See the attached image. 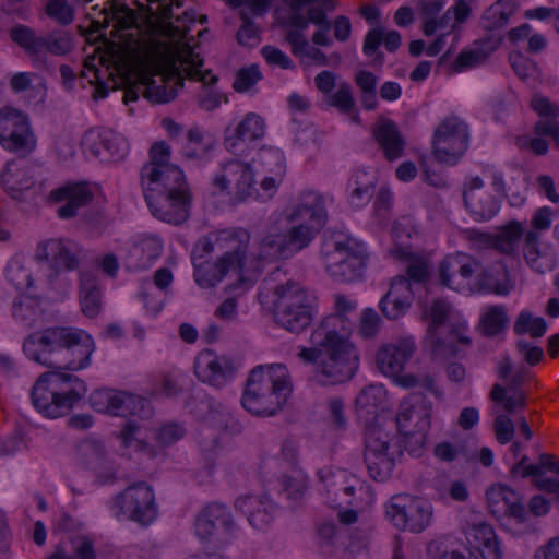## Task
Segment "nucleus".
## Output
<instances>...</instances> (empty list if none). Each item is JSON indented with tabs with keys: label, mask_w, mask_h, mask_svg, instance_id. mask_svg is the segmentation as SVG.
I'll list each match as a JSON object with an SVG mask.
<instances>
[{
	"label": "nucleus",
	"mask_w": 559,
	"mask_h": 559,
	"mask_svg": "<svg viewBox=\"0 0 559 559\" xmlns=\"http://www.w3.org/2000/svg\"><path fill=\"white\" fill-rule=\"evenodd\" d=\"M336 312L326 316L310 336L311 347H300L297 357L312 366L308 380L320 386L349 381L359 367V353L350 342L352 322L346 314L355 305L345 296L335 299Z\"/></svg>",
	"instance_id": "nucleus-1"
},
{
	"label": "nucleus",
	"mask_w": 559,
	"mask_h": 559,
	"mask_svg": "<svg viewBox=\"0 0 559 559\" xmlns=\"http://www.w3.org/2000/svg\"><path fill=\"white\" fill-rule=\"evenodd\" d=\"M170 157L171 147L166 141L151 145L148 162L142 168L148 185L144 199L154 217L179 226L190 218L193 193L185 171Z\"/></svg>",
	"instance_id": "nucleus-2"
},
{
	"label": "nucleus",
	"mask_w": 559,
	"mask_h": 559,
	"mask_svg": "<svg viewBox=\"0 0 559 559\" xmlns=\"http://www.w3.org/2000/svg\"><path fill=\"white\" fill-rule=\"evenodd\" d=\"M109 12L116 23L111 36L118 41L109 40L106 35L100 34L102 40L107 49V57L111 69L109 75L114 82V90H121L122 102L129 105L139 99L140 85V15L126 4H119L116 0H109ZM104 62L107 59L102 58Z\"/></svg>",
	"instance_id": "nucleus-3"
},
{
	"label": "nucleus",
	"mask_w": 559,
	"mask_h": 559,
	"mask_svg": "<svg viewBox=\"0 0 559 559\" xmlns=\"http://www.w3.org/2000/svg\"><path fill=\"white\" fill-rule=\"evenodd\" d=\"M203 64V58L189 43L176 46L157 45L150 48L142 36V97L153 104L173 100L183 87L178 67Z\"/></svg>",
	"instance_id": "nucleus-4"
},
{
	"label": "nucleus",
	"mask_w": 559,
	"mask_h": 559,
	"mask_svg": "<svg viewBox=\"0 0 559 559\" xmlns=\"http://www.w3.org/2000/svg\"><path fill=\"white\" fill-rule=\"evenodd\" d=\"M94 349L88 334L70 326H52L34 332L23 343V350L29 359L49 369L71 371L88 367Z\"/></svg>",
	"instance_id": "nucleus-5"
},
{
	"label": "nucleus",
	"mask_w": 559,
	"mask_h": 559,
	"mask_svg": "<svg viewBox=\"0 0 559 559\" xmlns=\"http://www.w3.org/2000/svg\"><path fill=\"white\" fill-rule=\"evenodd\" d=\"M289 8V15L278 19V25L285 31L284 40L290 46V52L300 57L308 40L305 31L309 24L318 26L311 41L317 46H331L332 39L328 33L332 22L328 14L337 7L336 0H283Z\"/></svg>",
	"instance_id": "nucleus-6"
},
{
	"label": "nucleus",
	"mask_w": 559,
	"mask_h": 559,
	"mask_svg": "<svg viewBox=\"0 0 559 559\" xmlns=\"http://www.w3.org/2000/svg\"><path fill=\"white\" fill-rule=\"evenodd\" d=\"M292 391L293 385L285 365H260L249 373L241 404L252 415L274 416L286 404Z\"/></svg>",
	"instance_id": "nucleus-7"
},
{
	"label": "nucleus",
	"mask_w": 559,
	"mask_h": 559,
	"mask_svg": "<svg viewBox=\"0 0 559 559\" xmlns=\"http://www.w3.org/2000/svg\"><path fill=\"white\" fill-rule=\"evenodd\" d=\"M68 369H50L38 377L31 392L34 407L48 418L69 414L87 392V386Z\"/></svg>",
	"instance_id": "nucleus-8"
},
{
	"label": "nucleus",
	"mask_w": 559,
	"mask_h": 559,
	"mask_svg": "<svg viewBox=\"0 0 559 559\" xmlns=\"http://www.w3.org/2000/svg\"><path fill=\"white\" fill-rule=\"evenodd\" d=\"M318 298L300 283L288 280L273 289L272 316L274 322L290 333L299 334L314 319Z\"/></svg>",
	"instance_id": "nucleus-9"
},
{
	"label": "nucleus",
	"mask_w": 559,
	"mask_h": 559,
	"mask_svg": "<svg viewBox=\"0 0 559 559\" xmlns=\"http://www.w3.org/2000/svg\"><path fill=\"white\" fill-rule=\"evenodd\" d=\"M320 253L329 275L342 283L359 278L368 260L365 245L342 231L325 235Z\"/></svg>",
	"instance_id": "nucleus-10"
},
{
	"label": "nucleus",
	"mask_w": 559,
	"mask_h": 559,
	"mask_svg": "<svg viewBox=\"0 0 559 559\" xmlns=\"http://www.w3.org/2000/svg\"><path fill=\"white\" fill-rule=\"evenodd\" d=\"M416 349V343L412 336L402 337L394 343L383 344L376 355L377 367L381 373L392 378L397 385L404 389L419 386L435 396L441 397L442 392L437 388L435 379L430 374L419 377L403 373Z\"/></svg>",
	"instance_id": "nucleus-11"
},
{
	"label": "nucleus",
	"mask_w": 559,
	"mask_h": 559,
	"mask_svg": "<svg viewBox=\"0 0 559 559\" xmlns=\"http://www.w3.org/2000/svg\"><path fill=\"white\" fill-rule=\"evenodd\" d=\"M91 407L103 414L120 416L126 418L118 438L124 448L136 442V435L140 429V397L135 394L111 388L94 390L90 397Z\"/></svg>",
	"instance_id": "nucleus-12"
},
{
	"label": "nucleus",
	"mask_w": 559,
	"mask_h": 559,
	"mask_svg": "<svg viewBox=\"0 0 559 559\" xmlns=\"http://www.w3.org/2000/svg\"><path fill=\"white\" fill-rule=\"evenodd\" d=\"M194 534L204 549L222 551L236 537L237 525L229 508L219 502L204 506L193 523Z\"/></svg>",
	"instance_id": "nucleus-13"
},
{
	"label": "nucleus",
	"mask_w": 559,
	"mask_h": 559,
	"mask_svg": "<svg viewBox=\"0 0 559 559\" xmlns=\"http://www.w3.org/2000/svg\"><path fill=\"white\" fill-rule=\"evenodd\" d=\"M142 3V36H163L171 39L182 40L188 37L190 27L185 24L188 20L194 23L193 13L185 11L182 15L176 16V22L181 25H174L169 20L174 17L171 7L181 8L182 0H146Z\"/></svg>",
	"instance_id": "nucleus-14"
},
{
	"label": "nucleus",
	"mask_w": 559,
	"mask_h": 559,
	"mask_svg": "<svg viewBox=\"0 0 559 559\" xmlns=\"http://www.w3.org/2000/svg\"><path fill=\"white\" fill-rule=\"evenodd\" d=\"M364 462L369 476L376 481L390 478L395 466V454H402L394 437L380 426L368 427L365 431Z\"/></svg>",
	"instance_id": "nucleus-15"
},
{
	"label": "nucleus",
	"mask_w": 559,
	"mask_h": 559,
	"mask_svg": "<svg viewBox=\"0 0 559 559\" xmlns=\"http://www.w3.org/2000/svg\"><path fill=\"white\" fill-rule=\"evenodd\" d=\"M0 145L19 158L35 151L37 138L26 114L12 107L0 109Z\"/></svg>",
	"instance_id": "nucleus-16"
},
{
	"label": "nucleus",
	"mask_w": 559,
	"mask_h": 559,
	"mask_svg": "<svg viewBox=\"0 0 559 559\" xmlns=\"http://www.w3.org/2000/svg\"><path fill=\"white\" fill-rule=\"evenodd\" d=\"M468 127L456 116L444 118L432 138V154L439 163L456 165L468 147Z\"/></svg>",
	"instance_id": "nucleus-17"
},
{
	"label": "nucleus",
	"mask_w": 559,
	"mask_h": 559,
	"mask_svg": "<svg viewBox=\"0 0 559 559\" xmlns=\"http://www.w3.org/2000/svg\"><path fill=\"white\" fill-rule=\"evenodd\" d=\"M213 186L219 192H227L235 201L258 200L259 191L250 164L229 159L221 165V173L213 178Z\"/></svg>",
	"instance_id": "nucleus-18"
},
{
	"label": "nucleus",
	"mask_w": 559,
	"mask_h": 559,
	"mask_svg": "<svg viewBox=\"0 0 559 559\" xmlns=\"http://www.w3.org/2000/svg\"><path fill=\"white\" fill-rule=\"evenodd\" d=\"M250 234L242 228L234 230L227 241V250L214 264V273L209 278L200 277V270L194 274L197 283L202 287H214L230 270H241L246 259Z\"/></svg>",
	"instance_id": "nucleus-19"
},
{
	"label": "nucleus",
	"mask_w": 559,
	"mask_h": 559,
	"mask_svg": "<svg viewBox=\"0 0 559 559\" xmlns=\"http://www.w3.org/2000/svg\"><path fill=\"white\" fill-rule=\"evenodd\" d=\"M35 259L49 262L51 273L47 278L52 283L61 272L74 271L80 266V250L69 239H49L37 246Z\"/></svg>",
	"instance_id": "nucleus-20"
},
{
	"label": "nucleus",
	"mask_w": 559,
	"mask_h": 559,
	"mask_svg": "<svg viewBox=\"0 0 559 559\" xmlns=\"http://www.w3.org/2000/svg\"><path fill=\"white\" fill-rule=\"evenodd\" d=\"M388 515L399 530L421 533L430 523L432 508L419 498H395Z\"/></svg>",
	"instance_id": "nucleus-21"
},
{
	"label": "nucleus",
	"mask_w": 559,
	"mask_h": 559,
	"mask_svg": "<svg viewBox=\"0 0 559 559\" xmlns=\"http://www.w3.org/2000/svg\"><path fill=\"white\" fill-rule=\"evenodd\" d=\"M94 192L86 181L67 182L50 192V201L57 206V216L71 219L92 203Z\"/></svg>",
	"instance_id": "nucleus-22"
},
{
	"label": "nucleus",
	"mask_w": 559,
	"mask_h": 559,
	"mask_svg": "<svg viewBox=\"0 0 559 559\" xmlns=\"http://www.w3.org/2000/svg\"><path fill=\"white\" fill-rule=\"evenodd\" d=\"M479 267L480 263L466 253L449 254L438 265V282L447 288L459 290Z\"/></svg>",
	"instance_id": "nucleus-23"
},
{
	"label": "nucleus",
	"mask_w": 559,
	"mask_h": 559,
	"mask_svg": "<svg viewBox=\"0 0 559 559\" xmlns=\"http://www.w3.org/2000/svg\"><path fill=\"white\" fill-rule=\"evenodd\" d=\"M193 370L197 378L209 385L221 388L235 376V368L230 359L217 356L211 349L198 354Z\"/></svg>",
	"instance_id": "nucleus-24"
},
{
	"label": "nucleus",
	"mask_w": 559,
	"mask_h": 559,
	"mask_svg": "<svg viewBox=\"0 0 559 559\" xmlns=\"http://www.w3.org/2000/svg\"><path fill=\"white\" fill-rule=\"evenodd\" d=\"M489 512L497 519L509 518L516 523L526 521L522 497L507 485L497 484L486 491Z\"/></svg>",
	"instance_id": "nucleus-25"
},
{
	"label": "nucleus",
	"mask_w": 559,
	"mask_h": 559,
	"mask_svg": "<svg viewBox=\"0 0 559 559\" xmlns=\"http://www.w3.org/2000/svg\"><path fill=\"white\" fill-rule=\"evenodd\" d=\"M265 134V123L261 116L248 112L239 120L230 121L224 129V146L234 154H238L241 144L261 140Z\"/></svg>",
	"instance_id": "nucleus-26"
},
{
	"label": "nucleus",
	"mask_w": 559,
	"mask_h": 559,
	"mask_svg": "<svg viewBox=\"0 0 559 559\" xmlns=\"http://www.w3.org/2000/svg\"><path fill=\"white\" fill-rule=\"evenodd\" d=\"M83 145L102 162H117L127 155L128 145L120 135L112 131L90 130L84 134Z\"/></svg>",
	"instance_id": "nucleus-27"
},
{
	"label": "nucleus",
	"mask_w": 559,
	"mask_h": 559,
	"mask_svg": "<svg viewBox=\"0 0 559 559\" xmlns=\"http://www.w3.org/2000/svg\"><path fill=\"white\" fill-rule=\"evenodd\" d=\"M325 197L319 191H302L298 197V203L288 214L290 223L302 222L321 230L328 222Z\"/></svg>",
	"instance_id": "nucleus-28"
},
{
	"label": "nucleus",
	"mask_w": 559,
	"mask_h": 559,
	"mask_svg": "<svg viewBox=\"0 0 559 559\" xmlns=\"http://www.w3.org/2000/svg\"><path fill=\"white\" fill-rule=\"evenodd\" d=\"M235 508L259 531L266 530L273 522L277 507L266 495H246L235 501Z\"/></svg>",
	"instance_id": "nucleus-29"
},
{
	"label": "nucleus",
	"mask_w": 559,
	"mask_h": 559,
	"mask_svg": "<svg viewBox=\"0 0 559 559\" xmlns=\"http://www.w3.org/2000/svg\"><path fill=\"white\" fill-rule=\"evenodd\" d=\"M414 300L412 284L404 276L392 280L388 293L381 298L379 308L388 320H397L404 317Z\"/></svg>",
	"instance_id": "nucleus-30"
},
{
	"label": "nucleus",
	"mask_w": 559,
	"mask_h": 559,
	"mask_svg": "<svg viewBox=\"0 0 559 559\" xmlns=\"http://www.w3.org/2000/svg\"><path fill=\"white\" fill-rule=\"evenodd\" d=\"M429 347L433 360L445 361L459 355L457 344L469 345L471 340L461 333L460 328H445V330L427 333Z\"/></svg>",
	"instance_id": "nucleus-31"
},
{
	"label": "nucleus",
	"mask_w": 559,
	"mask_h": 559,
	"mask_svg": "<svg viewBox=\"0 0 559 559\" xmlns=\"http://www.w3.org/2000/svg\"><path fill=\"white\" fill-rule=\"evenodd\" d=\"M372 135L388 160L402 157L406 143L393 120L386 119L377 124L372 129Z\"/></svg>",
	"instance_id": "nucleus-32"
},
{
	"label": "nucleus",
	"mask_w": 559,
	"mask_h": 559,
	"mask_svg": "<svg viewBox=\"0 0 559 559\" xmlns=\"http://www.w3.org/2000/svg\"><path fill=\"white\" fill-rule=\"evenodd\" d=\"M75 457L78 464L94 472L108 467V452L103 441L94 438H86L75 445Z\"/></svg>",
	"instance_id": "nucleus-33"
},
{
	"label": "nucleus",
	"mask_w": 559,
	"mask_h": 559,
	"mask_svg": "<svg viewBox=\"0 0 559 559\" xmlns=\"http://www.w3.org/2000/svg\"><path fill=\"white\" fill-rule=\"evenodd\" d=\"M392 255L406 261V276L408 283L426 284L430 277V260L428 257L414 252L409 247L397 246L393 249Z\"/></svg>",
	"instance_id": "nucleus-34"
},
{
	"label": "nucleus",
	"mask_w": 559,
	"mask_h": 559,
	"mask_svg": "<svg viewBox=\"0 0 559 559\" xmlns=\"http://www.w3.org/2000/svg\"><path fill=\"white\" fill-rule=\"evenodd\" d=\"M432 412V403L426 399L425 395L413 393L409 396V402L401 405V409L396 416V426L400 432L408 435L403 431L405 423L409 421L414 416L421 420V429H429L430 416Z\"/></svg>",
	"instance_id": "nucleus-35"
},
{
	"label": "nucleus",
	"mask_w": 559,
	"mask_h": 559,
	"mask_svg": "<svg viewBox=\"0 0 559 559\" xmlns=\"http://www.w3.org/2000/svg\"><path fill=\"white\" fill-rule=\"evenodd\" d=\"M151 432L155 444L151 445L148 442L142 440V454L154 459L164 455L163 450L165 447H169L182 439L186 435V429L178 423H167Z\"/></svg>",
	"instance_id": "nucleus-36"
},
{
	"label": "nucleus",
	"mask_w": 559,
	"mask_h": 559,
	"mask_svg": "<svg viewBox=\"0 0 559 559\" xmlns=\"http://www.w3.org/2000/svg\"><path fill=\"white\" fill-rule=\"evenodd\" d=\"M80 302L82 312L88 318H95L100 312L102 293L94 273L82 272L80 275Z\"/></svg>",
	"instance_id": "nucleus-37"
},
{
	"label": "nucleus",
	"mask_w": 559,
	"mask_h": 559,
	"mask_svg": "<svg viewBox=\"0 0 559 559\" xmlns=\"http://www.w3.org/2000/svg\"><path fill=\"white\" fill-rule=\"evenodd\" d=\"M463 202L475 221L485 222L499 211V202L486 192L463 191Z\"/></svg>",
	"instance_id": "nucleus-38"
},
{
	"label": "nucleus",
	"mask_w": 559,
	"mask_h": 559,
	"mask_svg": "<svg viewBox=\"0 0 559 559\" xmlns=\"http://www.w3.org/2000/svg\"><path fill=\"white\" fill-rule=\"evenodd\" d=\"M15 160L7 162L0 174V182L2 188L13 198L19 199L23 191L31 189L34 185L32 177L23 170L13 171Z\"/></svg>",
	"instance_id": "nucleus-39"
},
{
	"label": "nucleus",
	"mask_w": 559,
	"mask_h": 559,
	"mask_svg": "<svg viewBox=\"0 0 559 559\" xmlns=\"http://www.w3.org/2000/svg\"><path fill=\"white\" fill-rule=\"evenodd\" d=\"M523 235V226L518 221H512L501 228L498 235H493L492 249L509 255L516 257L518 245Z\"/></svg>",
	"instance_id": "nucleus-40"
},
{
	"label": "nucleus",
	"mask_w": 559,
	"mask_h": 559,
	"mask_svg": "<svg viewBox=\"0 0 559 559\" xmlns=\"http://www.w3.org/2000/svg\"><path fill=\"white\" fill-rule=\"evenodd\" d=\"M147 385L146 395L155 400L162 397L173 399L182 391L177 379L169 372L151 376L147 380Z\"/></svg>",
	"instance_id": "nucleus-41"
},
{
	"label": "nucleus",
	"mask_w": 559,
	"mask_h": 559,
	"mask_svg": "<svg viewBox=\"0 0 559 559\" xmlns=\"http://www.w3.org/2000/svg\"><path fill=\"white\" fill-rule=\"evenodd\" d=\"M514 13V5L510 0H498L485 10L480 24L484 29L493 31L506 26Z\"/></svg>",
	"instance_id": "nucleus-42"
},
{
	"label": "nucleus",
	"mask_w": 559,
	"mask_h": 559,
	"mask_svg": "<svg viewBox=\"0 0 559 559\" xmlns=\"http://www.w3.org/2000/svg\"><path fill=\"white\" fill-rule=\"evenodd\" d=\"M115 506L118 518L140 522L139 485L132 484L118 495Z\"/></svg>",
	"instance_id": "nucleus-43"
},
{
	"label": "nucleus",
	"mask_w": 559,
	"mask_h": 559,
	"mask_svg": "<svg viewBox=\"0 0 559 559\" xmlns=\"http://www.w3.org/2000/svg\"><path fill=\"white\" fill-rule=\"evenodd\" d=\"M428 559H467L464 551L460 549V543L451 536H441L428 543Z\"/></svg>",
	"instance_id": "nucleus-44"
},
{
	"label": "nucleus",
	"mask_w": 559,
	"mask_h": 559,
	"mask_svg": "<svg viewBox=\"0 0 559 559\" xmlns=\"http://www.w3.org/2000/svg\"><path fill=\"white\" fill-rule=\"evenodd\" d=\"M297 225L290 227L284 235L288 248L292 250V257L307 248L314 239L316 235L320 233L319 229L302 222H296Z\"/></svg>",
	"instance_id": "nucleus-45"
},
{
	"label": "nucleus",
	"mask_w": 559,
	"mask_h": 559,
	"mask_svg": "<svg viewBox=\"0 0 559 559\" xmlns=\"http://www.w3.org/2000/svg\"><path fill=\"white\" fill-rule=\"evenodd\" d=\"M547 322L542 317H533L528 310H522L513 324V332L516 335L528 334L532 338H539L547 331Z\"/></svg>",
	"instance_id": "nucleus-46"
},
{
	"label": "nucleus",
	"mask_w": 559,
	"mask_h": 559,
	"mask_svg": "<svg viewBox=\"0 0 559 559\" xmlns=\"http://www.w3.org/2000/svg\"><path fill=\"white\" fill-rule=\"evenodd\" d=\"M212 144L204 141L203 132L194 127L187 132V144L181 150V155L187 160H199L207 156Z\"/></svg>",
	"instance_id": "nucleus-47"
},
{
	"label": "nucleus",
	"mask_w": 559,
	"mask_h": 559,
	"mask_svg": "<svg viewBox=\"0 0 559 559\" xmlns=\"http://www.w3.org/2000/svg\"><path fill=\"white\" fill-rule=\"evenodd\" d=\"M509 318L503 306H491L480 319L483 334L487 337H495L506 330Z\"/></svg>",
	"instance_id": "nucleus-48"
},
{
	"label": "nucleus",
	"mask_w": 559,
	"mask_h": 559,
	"mask_svg": "<svg viewBox=\"0 0 559 559\" xmlns=\"http://www.w3.org/2000/svg\"><path fill=\"white\" fill-rule=\"evenodd\" d=\"M259 257L267 261L288 259L292 257V250L284 235H267L261 241Z\"/></svg>",
	"instance_id": "nucleus-49"
},
{
	"label": "nucleus",
	"mask_w": 559,
	"mask_h": 559,
	"mask_svg": "<svg viewBox=\"0 0 559 559\" xmlns=\"http://www.w3.org/2000/svg\"><path fill=\"white\" fill-rule=\"evenodd\" d=\"M10 38L29 55L43 51L44 37L37 36L28 26L16 25L10 29Z\"/></svg>",
	"instance_id": "nucleus-50"
},
{
	"label": "nucleus",
	"mask_w": 559,
	"mask_h": 559,
	"mask_svg": "<svg viewBox=\"0 0 559 559\" xmlns=\"http://www.w3.org/2000/svg\"><path fill=\"white\" fill-rule=\"evenodd\" d=\"M385 391L382 385L369 384L361 389L355 399L357 411H364L366 414L376 415L378 406L383 402Z\"/></svg>",
	"instance_id": "nucleus-51"
},
{
	"label": "nucleus",
	"mask_w": 559,
	"mask_h": 559,
	"mask_svg": "<svg viewBox=\"0 0 559 559\" xmlns=\"http://www.w3.org/2000/svg\"><path fill=\"white\" fill-rule=\"evenodd\" d=\"M329 105L335 107L341 114L352 115L353 120L358 121V111L348 83L340 84L338 90L330 96Z\"/></svg>",
	"instance_id": "nucleus-52"
},
{
	"label": "nucleus",
	"mask_w": 559,
	"mask_h": 559,
	"mask_svg": "<svg viewBox=\"0 0 559 559\" xmlns=\"http://www.w3.org/2000/svg\"><path fill=\"white\" fill-rule=\"evenodd\" d=\"M44 49L55 56L67 55L73 49V36L63 29L53 31L44 37Z\"/></svg>",
	"instance_id": "nucleus-53"
},
{
	"label": "nucleus",
	"mask_w": 559,
	"mask_h": 559,
	"mask_svg": "<svg viewBox=\"0 0 559 559\" xmlns=\"http://www.w3.org/2000/svg\"><path fill=\"white\" fill-rule=\"evenodd\" d=\"M83 227L96 235H102L110 224V219L100 207H88L80 214Z\"/></svg>",
	"instance_id": "nucleus-54"
},
{
	"label": "nucleus",
	"mask_w": 559,
	"mask_h": 559,
	"mask_svg": "<svg viewBox=\"0 0 559 559\" xmlns=\"http://www.w3.org/2000/svg\"><path fill=\"white\" fill-rule=\"evenodd\" d=\"M241 25L236 34L237 43L240 46L253 48L259 45L260 29L251 20L246 10L240 11Z\"/></svg>",
	"instance_id": "nucleus-55"
},
{
	"label": "nucleus",
	"mask_w": 559,
	"mask_h": 559,
	"mask_svg": "<svg viewBox=\"0 0 559 559\" xmlns=\"http://www.w3.org/2000/svg\"><path fill=\"white\" fill-rule=\"evenodd\" d=\"M383 28H371L364 38L362 52L367 57L373 56L372 66L382 67L385 60L384 53L379 51L383 43Z\"/></svg>",
	"instance_id": "nucleus-56"
},
{
	"label": "nucleus",
	"mask_w": 559,
	"mask_h": 559,
	"mask_svg": "<svg viewBox=\"0 0 559 559\" xmlns=\"http://www.w3.org/2000/svg\"><path fill=\"white\" fill-rule=\"evenodd\" d=\"M449 312L450 307L447 301L442 299L433 300L427 313L430 319L427 333L445 330V328H457L452 323H447Z\"/></svg>",
	"instance_id": "nucleus-57"
},
{
	"label": "nucleus",
	"mask_w": 559,
	"mask_h": 559,
	"mask_svg": "<svg viewBox=\"0 0 559 559\" xmlns=\"http://www.w3.org/2000/svg\"><path fill=\"white\" fill-rule=\"evenodd\" d=\"M496 533L491 525L480 522L473 524L466 531V539L472 548L477 551L486 544L495 539Z\"/></svg>",
	"instance_id": "nucleus-58"
},
{
	"label": "nucleus",
	"mask_w": 559,
	"mask_h": 559,
	"mask_svg": "<svg viewBox=\"0 0 559 559\" xmlns=\"http://www.w3.org/2000/svg\"><path fill=\"white\" fill-rule=\"evenodd\" d=\"M433 455L440 462L452 463L459 457L467 456L466 445L463 441L456 443L442 441L435 445Z\"/></svg>",
	"instance_id": "nucleus-59"
},
{
	"label": "nucleus",
	"mask_w": 559,
	"mask_h": 559,
	"mask_svg": "<svg viewBox=\"0 0 559 559\" xmlns=\"http://www.w3.org/2000/svg\"><path fill=\"white\" fill-rule=\"evenodd\" d=\"M261 79L262 73L258 64L241 68L236 72L233 88L238 93H245L255 85Z\"/></svg>",
	"instance_id": "nucleus-60"
},
{
	"label": "nucleus",
	"mask_w": 559,
	"mask_h": 559,
	"mask_svg": "<svg viewBox=\"0 0 559 559\" xmlns=\"http://www.w3.org/2000/svg\"><path fill=\"white\" fill-rule=\"evenodd\" d=\"M202 67L187 66L178 67L179 75L182 78V84L185 80L192 82H201L203 86H213L217 83L218 78L212 73L211 70H201Z\"/></svg>",
	"instance_id": "nucleus-61"
},
{
	"label": "nucleus",
	"mask_w": 559,
	"mask_h": 559,
	"mask_svg": "<svg viewBox=\"0 0 559 559\" xmlns=\"http://www.w3.org/2000/svg\"><path fill=\"white\" fill-rule=\"evenodd\" d=\"M142 526L150 525L158 515V507L152 486L142 481Z\"/></svg>",
	"instance_id": "nucleus-62"
},
{
	"label": "nucleus",
	"mask_w": 559,
	"mask_h": 559,
	"mask_svg": "<svg viewBox=\"0 0 559 559\" xmlns=\"http://www.w3.org/2000/svg\"><path fill=\"white\" fill-rule=\"evenodd\" d=\"M46 14L61 25H68L73 21V9L67 0H49L46 4Z\"/></svg>",
	"instance_id": "nucleus-63"
},
{
	"label": "nucleus",
	"mask_w": 559,
	"mask_h": 559,
	"mask_svg": "<svg viewBox=\"0 0 559 559\" xmlns=\"http://www.w3.org/2000/svg\"><path fill=\"white\" fill-rule=\"evenodd\" d=\"M381 324V319L372 308H366L360 314L358 332L364 338L376 336Z\"/></svg>",
	"instance_id": "nucleus-64"
}]
</instances>
